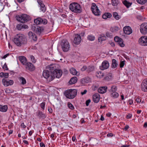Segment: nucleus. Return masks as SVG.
Returning <instances> with one entry per match:
<instances>
[{"mask_svg": "<svg viewBox=\"0 0 147 147\" xmlns=\"http://www.w3.org/2000/svg\"><path fill=\"white\" fill-rule=\"evenodd\" d=\"M62 72L60 69H57L54 64L51 65L47 69L43 71L42 76L44 78L47 79L49 82L53 80L56 77L59 78L61 76Z\"/></svg>", "mask_w": 147, "mask_h": 147, "instance_id": "nucleus-1", "label": "nucleus"}, {"mask_svg": "<svg viewBox=\"0 0 147 147\" xmlns=\"http://www.w3.org/2000/svg\"><path fill=\"white\" fill-rule=\"evenodd\" d=\"M13 41L16 45L20 47L26 44L27 40L25 35L22 34H18L15 36Z\"/></svg>", "mask_w": 147, "mask_h": 147, "instance_id": "nucleus-2", "label": "nucleus"}, {"mask_svg": "<svg viewBox=\"0 0 147 147\" xmlns=\"http://www.w3.org/2000/svg\"><path fill=\"white\" fill-rule=\"evenodd\" d=\"M69 9L72 11L76 13H80L82 11L81 6L78 3H73L70 4Z\"/></svg>", "mask_w": 147, "mask_h": 147, "instance_id": "nucleus-3", "label": "nucleus"}, {"mask_svg": "<svg viewBox=\"0 0 147 147\" xmlns=\"http://www.w3.org/2000/svg\"><path fill=\"white\" fill-rule=\"evenodd\" d=\"M77 90L71 89L65 91L64 94L67 98L72 99L76 97L77 95Z\"/></svg>", "mask_w": 147, "mask_h": 147, "instance_id": "nucleus-4", "label": "nucleus"}, {"mask_svg": "<svg viewBox=\"0 0 147 147\" xmlns=\"http://www.w3.org/2000/svg\"><path fill=\"white\" fill-rule=\"evenodd\" d=\"M16 19L18 21L22 23L27 22L31 19L30 16L26 14H22L16 16Z\"/></svg>", "mask_w": 147, "mask_h": 147, "instance_id": "nucleus-5", "label": "nucleus"}, {"mask_svg": "<svg viewBox=\"0 0 147 147\" xmlns=\"http://www.w3.org/2000/svg\"><path fill=\"white\" fill-rule=\"evenodd\" d=\"M61 45L63 51L65 52L68 51L70 47L68 41L66 40H63L61 43Z\"/></svg>", "mask_w": 147, "mask_h": 147, "instance_id": "nucleus-6", "label": "nucleus"}, {"mask_svg": "<svg viewBox=\"0 0 147 147\" xmlns=\"http://www.w3.org/2000/svg\"><path fill=\"white\" fill-rule=\"evenodd\" d=\"M91 8L92 13L95 16H98L100 15V11L95 4L93 3Z\"/></svg>", "mask_w": 147, "mask_h": 147, "instance_id": "nucleus-7", "label": "nucleus"}, {"mask_svg": "<svg viewBox=\"0 0 147 147\" xmlns=\"http://www.w3.org/2000/svg\"><path fill=\"white\" fill-rule=\"evenodd\" d=\"M140 29L142 34L144 35L147 34V23L142 24L140 25Z\"/></svg>", "mask_w": 147, "mask_h": 147, "instance_id": "nucleus-8", "label": "nucleus"}, {"mask_svg": "<svg viewBox=\"0 0 147 147\" xmlns=\"http://www.w3.org/2000/svg\"><path fill=\"white\" fill-rule=\"evenodd\" d=\"M34 22L36 24V25L40 24H47V21L45 19H42L41 18H38L34 20Z\"/></svg>", "mask_w": 147, "mask_h": 147, "instance_id": "nucleus-9", "label": "nucleus"}, {"mask_svg": "<svg viewBox=\"0 0 147 147\" xmlns=\"http://www.w3.org/2000/svg\"><path fill=\"white\" fill-rule=\"evenodd\" d=\"M138 42L140 45L142 46H147V36H142L139 38Z\"/></svg>", "mask_w": 147, "mask_h": 147, "instance_id": "nucleus-10", "label": "nucleus"}, {"mask_svg": "<svg viewBox=\"0 0 147 147\" xmlns=\"http://www.w3.org/2000/svg\"><path fill=\"white\" fill-rule=\"evenodd\" d=\"M109 66V62L107 61H104L102 63V65L100 66V69L102 70L107 69Z\"/></svg>", "mask_w": 147, "mask_h": 147, "instance_id": "nucleus-11", "label": "nucleus"}, {"mask_svg": "<svg viewBox=\"0 0 147 147\" xmlns=\"http://www.w3.org/2000/svg\"><path fill=\"white\" fill-rule=\"evenodd\" d=\"M141 88L143 91L147 92V79L143 80L141 84Z\"/></svg>", "mask_w": 147, "mask_h": 147, "instance_id": "nucleus-12", "label": "nucleus"}, {"mask_svg": "<svg viewBox=\"0 0 147 147\" xmlns=\"http://www.w3.org/2000/svg\"><path fill=\"white\" fill-rule=\"evenodd\" d=\"M114 40L121 47H123L125 45L123 43V39L118 36H115L114 38Z\"/></svg>", "mask_w": 147, "mask_h": 147, "instance_id": "nucleus-13", "label": "nucleus"}, {"mask_svg": "<svg viewBox=\"0 0 147 147\" xmlns=\"http://www.w3.org/2000/svg\"><path fill=\"white\" fill-rule=\"evenodd\" d=\"M123 31L125 34L127 35H129L132 32V30L131 28L128 26H125L123 28Z\"/></svg>", "mask_w": 147, "mask_h": 147, "instance_id": "nucleus-14", "label": "nucleus"}, {"mask_svg": "<svg viewBox=\"0 0 147 147\" xmlns=\"http://www.w3.org/2000/svg\"><path fill=\"white\" fill-rule=\"evenodd\" d=\"M37 2L39 5L40 10L43 12H45L46 11V8L43 3L42 1L40 0H37Z\"/></svg>", "mask_w": 147, "mask_h": 147, "instance_id": "nucleus-15", "label": "nucleus"}, {"mask_svg": "<svg viewBox=\"0 0 147 147\" xmlns=\"http://www.w3.org/2000/svg\"><path fill=\"white\" fill-rule=\"evenodd\" d=\"M26 68L30 71H32L34 70L35 67L33 64L31 63L28 62L26 64Z\"/></svg>", "mask_w": 147, "mask_h": 147, "instance_id": "nucleus-16", "label": "nucleus"}, {"mask_svg": "<svg viewBox=\"0 0 147 147\" xmlns=\"http://www.w3.org/2000/svg\"><path fill=\"white\" fill-rule=\"evenodd\" d=\"M74 42L76 44H79L81 40L80 36L78 34H76L74 37Z\"/></svg>", "mask_w": 147, "mask_h": 147, "instance_id": "nucleus-17", "label": "nucleus"}, {"mask_svg": "<svg viewBox=\"0 0 147 147\" xmlns=\"http://www.w3.org/2000/svg\"><path fill=\"white\" fill-rule=\"evenodd\" d=\"M28 35L29 38L33 40L36 41L37 40V36L34 33L30 31L28 33Z\"/></svg>", "mask_w": 147, "mask_h": 147, "instance_id": "nucleus-18", "label": "nucleus"}, {"mask_svg": "<svg viewBox=\"0 0 147 147\" xmlns=\"http://www.w3.org/2000/svg\"><path fill=\"white\" fill-rule=\"evenodd\" d=\"M107 87L106 86L100 87L98 89V92L101 94H104L106 92Z\"/></svg>", "mask_w": 147, "mask_h": 147, "instance_id": "nucleus-19", "label": "nucleus"}, {"mask_svg": "<svg viewBox=\"0 0 147 147\" xmlns=\"http://www.w3.org/2000/svg\"><path fill=\"white\" fill-rule=\"evenodd\" d=\"M100 95L97 93L94 94L93 96V100L95 103H98L100 100Z\"/></svg>", "mask_w": 147, "mask_h": 147, "instance_id": "nucleus-20", "label": "nucleus"}, {"mask_svg": "<svg viewBox=\"0 0 147 147\" xmlns=\"http://www.w3.org/2000/svg\"><path fill=\"white\" fill-rule=\"evenodd\" d=\"M16 27L18 30H20L22 28L28 29V28L27 25L20 24H18Z\"/></svg>", "mask_w": 147, "mask_h": 147, "instance_id": "nucleus-21", "label": "nucleus"}, {"mask_svg": "<svg viewBox=\"0 0 147 147\" xmlns=\"http://www.w3.org/2000/svg\"><path fill=\"white\" fill-rule=\"evenodd\" d=\"M43 28L42 26H40L37 25L36 32L38 34L40 35L43 30Z\"/></svg>", "mask_w": 147, "mask_h": 147, "instance_id": "nucleus-22", "label": "nucleus"}, {"mask_svg": "<svg viewBox=\"0 0 147 147\" xmlns=\"http://www.w3.org/2000/svg\"><path fill=\"white\" fill-rule=\"evenodd\" d=\"M89 140L90 142V144L91 146L95 145L98 143L97 140L95 138H92Z\"/></svg>", "mask_w": 147, "mask_h": 147, "instance_id": "nucleus-23", "label": "nucleus"}, {"mask_svg": "<svg viewBox=\"0 0 147 147\" xmlns=\"http://www.w3.org/2000/svg\"><path fill=\"white\" fill-rule=\"evenodd\" d=\"M19 59L21 63L23 65H26V63L27 60L25 57L23 56H20L19 57Z\"/></svg>", "mask_w": 147, "mask_h": 147, "instance_id": "nucleus-24", "label": "nucleus"}, {"mask_svg": "<svg viewBox=\"0 0 147 147\" xmlns=\"http://www.w3.org/2000/svg\"><path fill=\"white\" fill-rule=\"evenodd\" d=\"M8 107L7 105H0V111L2 112H6L7 109Z\"/></svg>", "mask_w": 147, "mask_h": 147, "instance_id": "nucleus-25", "label": "nucleus"}, {"mask_svg": "<svg viewBox=\"0 0 147 147\" xmlns=\"http://www.w3.org/2000/svg\"><path fill=\"white\" fill-rule=\"evenodd\" d=\"M112 62L111 67L112 68H115L118 65V62L115 59H113L112 61Z\"/></svg>", "mask_w": 147, "mask_h": 147, "instance_id": "nucleus-26", "label": "nucleus"}, {"mask_svg": "<svg viewBox=\"0 0 147 147\" xmlns=\"http://www.w3.org/2000/svg\"><path fill=\"white\" fill-rule=\"evenodd\" d=\"M77 78L76 77H74L70 79L69 83V84H75L77 81Z\"/></svg>", "mask_w": 147, "mask_h": 147, "instance_id": "nucleus-27", "label": "nucleus"}, {"mask_svg": "<svg viewBox=\"0 0 147 147\" xmlns=\"http://www.w3.org/2000/svg\"><path fill=\"white\" fill-rule=\"evenodd\" d=\"M37 115L40 117V118H41L43 119H45L46 116L45 114L43 113L42 112L40 111L38 112Z\"/></svg>", "mask_w": 147, "mask_h": 147, "instance_id": "nucleus-28", "label": "nucleus"}, {"mask_svg": "<svg viewBox=\"0 0 147 147\" xmlns=\"http://www.w3.org/2000/svg\"><path fill=\"white\" fill-rule=\"evenodd\" d=\"M112 16L111 14L109 13H105L102 16L103 19H106L107 18H109Z\"/></svg>", "mask_w": 147, "mask_h": 147, "instance_id": "nucleus-29", "label": "nucleus"}, {"mask_svg": "<svg viewBox=\"0 0 147 147\" xmlns=\"http://www.w3.org/2000/svg\"><path fill=\"white\" fill-rule=\"evenodd\" d=\"M119 30V28L117 26L111 27L110 29V31L112 32H116Z\"/></svg>", "mask_w": 147, "mask_h": 147, "instance_id": "nucleus-30", "label": "nucleus"}, {"mask_svg": "<svg viewBox=\"0 0 147 147\" xmlns=\"http://www.w3.org/2000/svg\"><path fill=\"white\" fill-rule=\"evenodd\" d=\"M123 3L127 8H129L131 6L132 3H130L127 1L126 0H125L123 1Z\"/></svg>", "mask_w": 147, "mask_h": 147, "instance_id": "nucleus-31", "label": "nucleus"}, {"mask_svg": "<svg viewBox=\"0 0 147 147\" xmlns=\"http://www.w3.org/2000/svg\"><path fill=\"white\" fill-rule=\"evenodd\" d=\"M96 76L99 78H101L104 76V74L103 73H102L100 71H97L96 73Z\"/></svg>", "mask_w": 147, "mask_h": 147, "instance_id": "nucleus-32", "label": "nucleus"}, {"mask_svg": "<svg viewBox=\"0 0 147 147\" xmlns=\"http://www.w3.org/2000/svg\"><path fill=\"white\" fill-rule=\"evenodd\" d=\"M110 93L111 97L112 98H117L119 96V94L116 92H111Z\"/></svg>", "mask_w": 147, "mask_h": 147, "instance_id": "nucleus-33", "label": "nucleus"}, {"mask_svg": "<svg viewBox=\"0 0 147 147\" xmlns=\"http://www.w3.org/2000/svg\"><path fill=\"white\" fill-rule=\"evenodd\" d=\"M113 16L116 20H119L121 18V16L119 15L118 13L116 12L113 13Z\"/></svg>", "mask_w": 147, "mask_h": 147, "instance_id": "nucleus-34", "label": "nucleus"}, {"mask_svg": "<svg viewBox=\"0 0 147 147\" xmlns=\"http://www.w3.org/2000/svg\"><path fill=\"white\" fill-rule=\"evenodd\" d=\"M70 72L73 75H75L77 74V72L76 70L74 68H72L70 69Z\"/></svg>", "mask_w": 147, "mask_h": 147, "instance_id": "nucleus-35", "label": "nucleus"}, {"mask_svg": "<svg viewBox=\"0 0 147 147\" xmlns=\"http://www.w3.org/2000/svg\"><path fill=\"white\" fill-rule=\"evenodd\" d=\"M19 79L21 82V83L22 85H24L26 84V80L24 77H20L19 78Z\"/></svg>", "mask_w": 147, "mask_h": 147, "instance_id": "nucleus-36", "label": "nucleus"}, {"mask_svg": "<svg viewBox=\"0 0 147 147\" xmlns=\"http://www.w3.org/2000/svg\"><path fill=\"white\" fill-rule=\"evenodd\" d=\"M117 90L116 87L115 86H113L111 87V89L109 90L110 93L115 92Z\"/></svg>", "mask_w": 147, "mask_h": 147, "instance_id": "nucleus-37", "label": "nucleus"}, {"mask_svg": "<svg viewBox=\"0 0 147 147\" xmlns=\"http://www.w3.org/2000/svg\"><path fill=\"white\" fill-rule=\"evenodd\" d=\"M94 69V67L93 66H90L87 67V71L88 72L93 71Z\"/></svg>", "mask_w": 147, "mask_h": 147, "instance_id": "nucleus-38", "label": "nucleus"}, {"mask_svg": "<svg viewBox=\"0 0 147 147\" xmlns=\"http://www.w3.org/2000/svg\"><path fill=\"white\" fill-rule=\"evenodd\" d=\"M137 2L141 4H144L147 1V0H136Z\"/></svg>", "mask_w": 147, "mask_h": 147, "instance_id": "nucleus-39", "label": "nucleus"}, {"mask_svg": "<svg viewBox=\"0 0 147 147\" xmlns=\"http://www.w3.org/2000/svg\"><path fill=\"white\" fill-rule=\"evenodd\" d=\"M88 39L90 41H93L95 39V37L94 36L89 35L88 36Z\"/></svg>", "mask_w": 147, "mask_h": 147, "instance_id": "nucleus-40", "label": "nucleus"}, {"mask_svg": "<svg viewBox=\"0 0 147 147\" xmlns=\"http://www.w3.org/2000/svg\"><path fill=\"white\" fill-rule=\"evenodd\" d=\"M118 3V1L117 0H112V3L114 6L117 5Z\"/></svg>", "mask_w": 147, "mask_h": 147, "instance_id": "nucleus-41", "label": "nucleus"}, {"mask_svg": "<svg viewBox=\"0 0 147 147\" xmlns=\"http://www.w3.org/2000/svg\"><path fill=\"white\" fill-rule=\"evenodd\" d=\"M2 82L3 83V84L4 85H6L7 86L9 85L8 81L6 80L5 79H3L2 80Z\"/></svg>", "mask_w": 147, "mask_h": 147, "instance_id": "nucleus-42", "label": "nucleus"}, {"mask_svg": "<svg viewBox=\"0 0 147 147\" xmlns=\"http://www.w3.org/2000/svg\"><path fill=\"white\" fill-rule=\"evenodd\" d=\"M68 106L70 109L71 110H73L74 108L73 105L70 102L68 103Z\"/></svg>", "mask_w": 147, "mask_h": 147, "instance_id": "nucleus-43", "label": "nucleus"}, {"mask_svg": "<svg viewBox=\"0 0 147 147\" xmlns=\"http://www.w3.org/2000/svg\"><path fill=\"white\" fill-rule=\"evenodd\" d=\"M31 59V61L33 63H34L36 62V60L35 59L33 55H30V56Z\"/></svg>", "mask_w": 147, "mask_h": 147, "instance_id": "nucleus-44", "label": "nucleus"}, {"mask_svg": "<svg viewBox=\"0 0 147 147\" xmlns=\"http://www.w3.org/2000/svg\"><path fill=\"white\" fill-rule=\"evenodd\" d=\"M125 60L122 61L120 62V68H122L124 67V65L125 64Z\"/></svg>", "mask_w": 147, "mask_h": 147, "instance_id": "nucleus-45", "label": "nucleus"}, {"mask_svg": "<svg viewBox=\"0 0 147 147\" xmlns=\"http://www.w3.org/2000/svg\"><path fill=\"white\" fill-rule=\"evenodd\" d=\"M5 92L7 93H10L12 92V90L9 88H7L5 90Z\"/></svg>", "mask_w": 147, "mask_h": 147, "instance_id": "nucleus-46", "label": "nucleus"}, {"mask_svg": "<svg viewBox=\"0 0 147 147\" xmlns=\"http://www.w3.org/2000/svg\"><path fill=\"white\" fill-rule=\"evenodd\" d=\"M45 102H42L40 104V107L43 109H45Z\"/></svg>", "mask_w": 147, "mask_h": 147, "instance_id": "nucleus-47", "label": "nucleus"}, {"mask_svg": "<svg viewBox=\"0 0 147 147\" xmlns=\"http://www.w3.org/2000/svg\"><path fill=\"white\" fill-rule=\"evenodd\" d=\"M37 25H34L32 26V29L34 31L36 32V30L37 28Z\"/></svg>", "mask_w": 147, "mask_h": 147, "instance_id": "nucleus-48", "label": "nucleus"}, {"mask_svg": "<svg viewBox=\"0 0 147 147\" xmlns=\"http://www.w3.org/2000/svg\"><path fill=\"white\" fill-rule=\"evenodd\" d=\"M136 101L137 103H140L141 102V100L140 97H138L136 99Z\"/></svg>", "mask_w": 147, "mask_h": 147, "instance_id": "nucleus-49", "label": "nucleus"}, {"mask_svg": "<svg viewBox=\"0 0 147 147\" xmlns=\"http://www.w3.org/2000/svg\"><path fill=\"white\" fill-rule=\"evenodd\" d=\"M3 69L6 70H8V68L6 63L4 64V65L3 67Z\"/></svg>", "mask_w": 147, "mask_h": 147, "instance_id": "nucleus-50", "label": "nucleus"}, {"mask_svg": "<svg viewBox=\"0 0 147 147\" xmlns=\"http://www.w3.org/2000/svg\"><path fill=\"white\" fill-rule=\"evenodd\" d=\"M90 102L91 100L90 99H88L86 100V105L87 106H88L89 104L90 103Z\"/></svg>", "mask_w": 147, "mask_h": 147, "instance_id": "nucleus-51", "label": "nucleus"}, {"mask_svg": "<svg viewBox=\"0 0 147 147\" xmlns=\"http://www.w3.org/2000/svg\"><path fill=\"white\" fill-rule=\"evenodd\" d=\"M87 79V78L86 79H82L81 82L83 84L85 83H87L88 82L86 81Z\"/></svg>", "mask_w": 147, "mask_h": 147, "instance_id": "nucleus-52", "label": "nucleus"}, {"mask_svg": "<svg viewBox=\"0 0 147 147\" xmlns=\"http://www.w3.org/2000/svg\"><path fill=\"white\" fill-rule=\"evenodd\" d=\"M8 81V84H9V85H12L13 83V81L12 80H10Z\"/></svg>", "mask_w": 147, "mask_h": 147, "instance_id": "nucleus-53", "label": "nucleus"}, {"mask_svg": "<svg viewBox=\"0 0 147 147\" xmlns=\"http://www.w3.org/2000/svg\"><path fill=\"white\" fill-rule=\"evenodd\" d=\"M106 36L107 37H111L112 36L111 34L109 32H107L106 34Z\"/></svg>", "mask_w": 147, "mask_h": 147, "instance_id": "nucleus-54", "label": "nucleus"}, {"mask_svg": "<svg viewBox=\"0 0 147 147\" xmlns=\"http://www.w3.org/2000/svg\"><path fill=\"white\" fill-rule=\"evenodd\" d=\"M87 92V91L86 90H84L83 92H81V94L82 95H83L85 94H86Z\"/></svg>", "mask_w": 147, "mask_h": 147, "instance_id": "nucleus-55", "label": "nucleus"}, {"mask_svg": "<svg viewBox=\"0 0 147 147\" xmlns=\"http://www.w3.org/2000/svg\"><path fill=\"white\" fill-rule=\"evenodd\" d=\"M9 76V74L8 73H4V77L5 78H7Z\"/></svg>", "mask_w": 147, "mask_h": 147, "instance_id": "nucleus-56", "label": "nucleus"}, {"mask_svg": "<svg viewBox=\"0 0 147 147\" xmlns=\"http://www.w3.org/2000/svg\"><path fill=\"white\" fill-rule=\"evenodd\" d=\"M81 69L82 71H85L86 70H87V67L86 66H84Z\"/></svg>", "mask_w": 147, "mask_h": 147, "instance_id": "nucleus-57", "label": "nucleus"}, {"mask_svg": "<svg viewBox=\"0 0 147 147\" xmlns=\"http://www.w3.org/2000/svg\"><path fill=\"white\" fill-rule=\"evenodd\" d=\"M132 116V115L131 114H129L127 116V119H129L131 118Z\"/></svg>", "mask_w": 147, "mask_h": 147, "instance_id": "nucleus-58", "label": "nucleus"}, {"mask_svg": "<svg viewBox=\"0 0 147 147\" xmlns=\"http://www.w3.org/2000/svg\"><path fill=\"white\" fill-rule=\"evenodd\" d=\"M128 102L129 105H132L133 103V100L131 99H130L128 101Z\"/></svg>", "mask_w": 147, "mask_h": 147, "instance_id": "nucleus-59", "label": "nucleus"}, {"mask_svg": "<svg viewBox=\"0 0 147 147\" xmlns=\"http://www.w3.org/2000/svg\"><path fill=\"white\" fill-rule=\"evenodd\" d=\"M113 136V134L112 133H110V134H108L107 135V136L108 137H112Z\"/></svg>", "mask_w": 147, "mask_h": 147, "instance_id": "nucleus-60", "label": "nucleus"}, {"mask_svg": "<svg viewBox=\"0 0 147 147\" xmlns=\"http://www.w3.org/2000/svg\"><path fill=\"white\" fill-rule=\"evenodd\" d=\"M40 146L41 147H45V145L43 142H41L40 143Z\"/></svg>", "mask_w": 147, "mask_h": 147, "instance_id": "nucleus-61", "label": "nucleus"}, {"mask_svg": "<svg viewBox=\"0 0 147 147\" xmlns=\"http://www.w3.org/2000/svg\"><path fill=\"white\" fill-rule=\"evenodd\" d=\"M21 126L23 128H25L26 127V126L24 125V123H22L21 125Z\"/></svg>", "mask_w": 147, "mask_h": 147, "instance_id": "nucleus-62", "label": "nucleus"}, {"mask_svg": "<svg viewBox=\"0 0 147 147\" xmlns=\"http://www.w3.org/2000/svg\"><path fill=\"white\" fill-rule=\"evenodd\" d=\"M9 55V54H7L5 55H4L2 57L3 59H5L6 57H7Z\"/></svg>", "mask_w": 147, "mask_h": 147, "instance_id": "nucleus-63", "label": "nucleus"}, {"mask_svg": "<svg viewBox=\"0 0 147 147\" xmlns=\"http://www.w3.org/2000/svg\"><path fill=\"white\" fill-rule=\"evenodd\" d=\"M129 126L128 125H127L125 127V128H124V129L125 131H126L129 128Z\"/></svg>", "mask_w": 147, "mask_h": 147, "instance_id": "nucleus-64", "label": "nucleus"}]
</instances>
